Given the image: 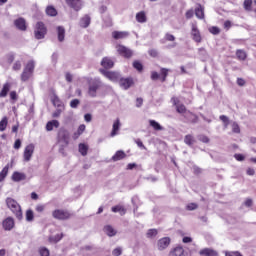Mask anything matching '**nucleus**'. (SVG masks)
Segmentation results:
<instances>
[{
    "label": "nucleus",
    "instance_id": "43",
    "mask_svg": "<svg viewBox=\"0 0 256 256\" xmlns=\"http://www.w3.org/2000/svg\"><path fill=\"white\" fill-rule=\"evenodd\" d=\"M8 124L9 120L7 119V116H4L0 121V131H5V129H7Z\"/></svg>",
    "mask_w": 256,
    "mask_h": 256
},
{
    "label": "nucleus",
    "instance_id": "32",
    "mask_svg": "<svg viewBox=\"0 0 256 256\" xmlns=\"http://www.w3.org/2000/svg\"><path fill=\"white\" fill-rule=\"evenodd\" d=\"M136 21L138 23H147V14H145V11H141L136 14Z\"/></svg>",
    "mask_w": 256,
    "mask_h": 256
},
{
    "label": "nucleus",
    "instance_id": "55",
    "mask_svg": "<svg viewBox=\"0 0 256 256\" xmlns=\"http://www.w3.org/2000/svg\"><path fill=\"white\" fill-rule=\"evenodd\" d=\"M9 95H10L11 101H17V99H19V96L17 95V92H16V91H11V92L9 93Z\"/></svg>",
    "mask_w": 256,
    "mask_h": 256
},
{
    "label": "nucleus",
    "instance_id": "34",
    "mask_svg": "<svg viewBox=\"0 0 256 256\" xmlns=\"http://www.w3.org/2000/svg\"><path fill=\"white\" fill-rule=\"evenodd\" d=\"M149 125L154 131H163V126L155 120H149Z\"/></svg>",
    "mask_w": 256,
    "mask_h": 256
},
{
    "label": "nucleus",
    "instance_id": "3",
    "mask_svg": "<svg viewBox=\"0 0 256 256\" xmlns=\"http://www.w3.org/2000/svg\"><path fill=\"white\" fill-rule=\"evenodd\" d=\"M52 217L58 221H68V219L73 217V213H70L69 210L65 209H55L52 212Z\"/></svg>",
    "mask_w": 256,
    "mask_h": 256
},
{
    "label": "nucleus",
    "instance_id": "15",
    "mask_svg": "<svg viewBox=\"0 0 256 256\" xmlns=\"http://www.w3.org/2000/svg\"><path fill=\"white\" fill-rule=\"evenodd\" d=\"M184 119H186V121H188V123H192V124L199 122V116H197L196 114H194L191 111H187L184 114Z\"/></svg>",
    "mask_w": 256,
    "mask_h": 256
},
{
    "label": "nucleus",
    "instance_id": "25",
    "mask_svg": "<svg viewBox=\"0 0 256 256\" xmlns=\"http://www.w3.org/2000/svg\"><path fill=\"white\" fill-rule=\"evenodd\" d=\"M89 25H91V17L86 14L80 19V27H82L83 29H87Z\"/></svg>",
    "mask_w": 256,
    "mask_h": 256
},
{
    "label": "nucleus",
    "instance_id": "29",
    "mask_svg": "<svg viewBox=\"0 0 256 256\" xmlns=\"http://www.w3.org/2000/svg\"><path fill=\"white\" fill-rule=\"evenodd\" d=\"M185 253V250L182 246H177L174 249L170 251L171 256H183Z\"/></svg>",
    "mask_w": 256,
    "mask_h": 256
},
{
    "label": "nucleus",
    "instance_id": "51",
    "mask_svg": "<svg viewBox=\"0 0 256 256\" xmlns=\"http://www.w3.org/2000/svg\"><path fill=\"white\" fill-rule=\"evenodd\" d=\"M79 103H81L79 101V99H73L71 102H70V107L72 109H77V107H79Z\"/></svg>",
    "mask_w": 256,
    "mask_h": 256
},
{
    "label": "nucleus",
    "instance_id": "4",
    "mask_svg": "<svg viewBox=\"0 0 256 256\" xmlns=\"http://www.w3.org/2000/svg\"><path fill=\"white\" fill-rule=\"evenodd\" d=\"M45 35H47V26H45V23L41 21L37 22L34 27L35 39H38V40L45 39Z\"/></svg>",
    "mask_w": 256,
    "mask_h": 256
},
{
    "label": "nucleus",
    "instance_id": "57",
    "mask_svg": "<svg viewBox=\"0 0 256 256\" xmlns=\"http://www.w3.org/2000/svg\"><path fill=\"white\" fill-rule=\"evenodd\" d=\"M13 70H14V71H21V61H16V62L13 64Z\"/></svg>",
    "mask_w": 256,
    "mask_h": 256
},
{
    "label": "nucleus",
    "instance_id": "18",
    "mask_svg": "<svg viewBox=\"0 0 256 256\" xmlns=\"http://www.w3.org/2000/svg\"><path fill=\"white\" fill-rule=\"evenodd\" d=\"M194 13L197 19H201V20L205 19V7H203V5L198 3L197 7L194 10Z\"/></svg>",
    "mask_w": 256,
    "mask_h": 256
},
{
    "label": "nucleus",
    "instance_id": "21",
    "mask_svg": "<svg viewBox=\"0 0 256 256\" xmlns=\"http://www.w3.org/2000/svg\"><path fill=\"white\" fill-rule=\"evenodd\" d=\"M9 91H11V83L6 82L3 84L2 89L0 91V99H3L9 95Z\"/></svg>",
    "mask_w": 256,
    "mask_h": 256
},
{
    "label": "nucleus",
    "instance_id": "58",
    "mask_svg": "<svg viewBox=\"0 0 256 256\" xmlns=\"http://www.w3.org/2000/svg\"><path fill=\"white\" fill-rule=\"evenodd\" d=\"M123 253V250L121 248H115L113 251H112V254L114 256H121V254Z\"/></svg>",
    "mask_w": 256,
    "mask_h": 256
},
{
    "label": "nucleus",
    "instance_id": "52",
    "mask_svg": "<svg viewBox=\"0 0 256 256\" xmlns=\"http://www.w3.org/2000/svg\"><path fill=\"white\" fill-rule=\"evenodd\" d=\"M197 207H199L197 205V203H189L187 206H186V209L187 211H195V209H197Z\"/></svg>",
    "mask_w": 256,
    "mask_h": 256
},
{
    "label": "nucleus",
    "instance_id": "46",
    "mask_svg": "<svg viewBox=\"0 0 256 256\" xmlns=\"http://www.w3.org/2000/svg\"><path fill=\"white\" fill-rule=\"evenodd\" d=\"M176 111H177V113L185 114V113H187V107H185L184 104H179L176 106Z\"/></svg>",
    "mask_w": 256,
    "mask_h": 256
},
{
    "label": "nucleus",
    "instance_id": "26",
    "mask_svg": "<svg viewBox=\"0 0 256 256\" xmlns=\"http://www.w3.org/2000/svg\"><path fill=\"white\" fill-rule=\"evenodd\" d=\"M57 31V37H58V41L60 43H63V41H65V27L63 26H58L56 28Z\"/></svg>",
    "mask_w": 256,
    "mask_h": 256
},
{
    "label": "nucleus",
    "instance_id": "37",
    "mask_svg": "<svg viewBox=\"0 0 256 256\" xmlns=\"http://www.w3.org/2000/svg\"><path fill=\"white\" fill-rule=\"evenodd\" d=\"M168 75H169V69H167V68L160 69V76H161L162 83H165V81H167Z\"/></svg>",
    "mask_w": 256,
    "mask_h": 256
},
{
    "label": "nucleus",
    "instance_id": "45",
    "mask_svg": "<svg viewBox=\"0 0 256 256\" xmlns=\"http://www.w3.org/2000/svg\"><path fill=\"white\" fill-rule=\"evenodd\" d=\"M219 119L220 121H222L224 129H227V127H229V117H227L226 115H220Z\"/></svg>",
    "mask_w": 256,
    "mask_h": 256
},
{
    "label": "nucleus",
    "instance_id": "17",
    "mask_svg": "<svg viewBox=\"0 0 256 256\" xmlns=\"http://www.w3.org/2000/svg\"><path fill=\"white\" fill-rule=\"evenodd\" d=\"M101 66L104 69H113V67L115 66V62L109 57H104L101 61Z\"/></svg>",
    "mask_w": 256,
    "mask_h": 256
},
{
    "label": "nucleus",
    "instance_id": "40",
    "mask_svg": "<svg viewBox=\"0 0 256 256\" xmlns=\"http://www.w3.org/2000/svg\"><path fill=\"white\" fill-rule=\"evenodd\" d=\"M184 143L191 147L195 143V138L191 134H188L184 137Z\"/></svg>",
    "mask_w": 256,
    "mask_h": 256
},
{
    "label": "nucleus",
    "instance_id": "31",
    "mask_svg": "<svg viewBox=\"0 0 256 256\" xmlns=\"http://www.w3.org/2000/svg\"><path fill=\"white\" fill-rule=\"evenodd\" d=\"M111 211L113 213H119L121 216L125 215L127 213V209H125L124 206L116 205L111 208Z\"/></svg>",
    "mask_w": 256,
    "mask_h": 256
},
{
    "label": "nucleus",
    "instance_id": "63",
    "mask_svg": "<svg viewBox=\"0 0 256 256\" xmlns=\"http://www.w3.org/2000/svg\"><path fill=\"white\" fill-rule=\"evenodd\" d=\"M245 207H253V199L247 198L244 202Z\"/></svg>",
    "mask_w": 256,
    "mask_h": 256
},
{
    "label": "nucleus",
    "instance_id": "36",
    "mask_svg": "<svg viewBox=\"0 0 256 256\" xmlns=\"http://www.w3.org/2000/svg\"><path fill=\"white\" fill-rule=\"evenodd\" d=\"M236 57L239 61H245V59H247V52H245V50H237L236 51Z\"/></svg>",
    "mask_w": 256,
    "mask_h": 256
},
{
    "label": "nucleus",
    "instance_id": "28",
    "mask_svg": "<svg viewBox=\"0 0 256 256\" xmlns=\"http://www.w3.org/2000/svg\"><path fill=\"white\" fill-rule=\"evenodd\" d=\"M104 233H106L108 237H115V235H117V230L114 229L111 225H106L104 227Z\"/></svg>",
    "mask_w": 256,
    "mask_h": 256
},
{
    "label": "nucleus",
    "instance_id": "19",
    "mask_svg": "<svg viewBox=\"0 0 256 256\" xmlns=\"http://www.w3.org/2000/svg\"><path fill=\"white\" fill-rule=\"evenodd\" d=\"M129 35H130L129 32H127V31H113L112 32V37L116 41L119 39H127V37H129Z\"/></svg>",
    "mask_w": 256,
    "mask_h": 256
},
{
    "label": "nucleus",
    "instance_id": "8",
    "mask_svg": "<svg viewBox=\"0 0 256 256\" xmlns=\"http://www.w3.org/2000/svg\"><path fill=\"white\" fill-rule=\"evenodd\" d=\"M68 7L74 9V11H81L83 9V1L82 0H65Z\"/></svg>",
    "mask_w": 256,
    "mask_h": 256
},
{
    "label": "nucleus",
    "instance_id": "16",
    "mask_svg": "<svg viewBox=\"0 0 256 256\" xmlns=\"http://www.w3.org/2000/svg\"><path fill=\"white\" fill-rule=\"evenodd\" d=\"M168 245H171V238L164 237L158 240V249L159 251H163V249H167Z\"/></svg>",
    "mask_w": 256,
    "mask_h": 256
},
{
    "label": "nucleus",
    "instance_id": "41",
    "mask_svg": "<svg viewBox=\"0 0 256 256\" xmlns=\"http://www.w3.org/2000/svg\"><path fill=\"white\" fill-rule=\"evenodd\" d=\"M243 7L245 11H253V0H244Z\"/></svg>",
    "mask_w": 256,
    "mask_h": 256
},
{
    "label": "nucleus",
    "instance_id": "23",
    "mask_svg": "<svg viewBox=\"0 0 256 256\" xmlns=\"http://www.w3.org/2000/svg\"><path fill=\"white\" fill-rule=\"evenodd\" d=\"M45 13L46 15H48V17H57V15H59V12H57V8L53 5L47 6L45 9Z\"/></svg>",
    "mask_w": 256,
    "mask_h": 256
},
{
    "label": "nucleus",
    "instance_id": "48",
    "mask_svg": "<svg viewBox=\"0 0 256 256\" xmlns=\"http://www.w3.org/2000/svg\"><path fill=\"white\" fill-rule=\"evenodd\" d=\"M232 133H236L237 135L241 133V127H239V124L237 122L232 123Z\"/></svg>",
    "mask_w": 256,
    "mask_h": 256
},
{
    "label": "nucleus",
    "instance_id": "35",
    "mask_svg": "<svg viewBox=\"0 0 256 256\" xmlns=\"http://www.w3.org/2000/svg\"><path fill=\"white\" fill-rule=\"evenodd\" d=\"M9 175V164H7L0 172V183L5 181V178Z\"/></svg>",
    "mask_w": 256,
    "mask_h": 256
},
{
    "label": "nucleus",
    "instance_id": "50",
    "mask_svg": "<svg viewBox=\"0 0 256 256\" xmlns=\"http://www.w3.org/2000/svg\"><path fill=\"white\" fill-rule=\"evenodd\" d=\"M194 15H195V11L193 9H189L185 13L186 19H193Z\"/></svg>",
    "mask_w": 256,
    "mask_h": 256
},
{
    "label": "nucleus",
    "instance_id": "1",
    "mask_svg": "<svg viewBox=\"0 0 256 256\" xmlns=\"http://www.w3.org/2000/svg\"><path fill=\"white\" fill-rule=\"evenodd\" d=\"M6 207L13 213V215L18 219V221L23 220V209L17 200L7 197L5 200Z\"/></svg>",
    "mask_w": 256,
    "mask_h": 256
},
{
    "label": "nucleus",
    "instance_id": "62",
    "mask_svg": "<svg viewBox=\"0 0 256 256\" xmlns=\"http://www.w3.org/2000/svg\"><path fill=\"white\" fill-rule=\"evenodd\" d=\"M234 159L236 161H245V156L243 154H234Z\"/></svg>",
    "mask_w": 256,
    "mask_h": 256
},
{
    "label": "nucleus",
    "instance_id": "12",
    "mask_svg": "<svg viewBox=\"0 0 256 256\" xmlns=\"http://www.w3.org/2000/svg\"><path fill=\"white\" fill-rule=\"evenodd\" d=\"M101 88V82H92L88 88L90 97H97V90Z\"/></svg>",
    "mask_w": 256,
    "mask_h": 256
},
{
    "label": "nucleus",
    "instance_id": "42",
    "mask_svg": "<svg viewBox=\"0 0 256 256\" xmlns=\"http://www.w3.org/2000/svg\"><path fill=\"white\" fill-rule=\"evenodd\" d=\"M35 219V214L33 213V210L28 209L26 210V221H28V223H31L32 221H34Z\"/></svg>",
    "mask_w": 256,
    "mask_h": 256
},
{
    "label": "nucleus",
    "instance_id": "38",
    "mask_svg": "<svg viewBox=\"0 0 256 256\" xmlns=\"http://www.w3.org/2000/svg\"><path fill=\"white\" fill-rule=\"evenodd\" d=\"M89 151V147L84 144V143H80L79 144V153L85 157V155H87V152Z\"/></svg>",
    "mask_w": 256,
    "mask_h": 256
},
{
    "label": "nucleus",
    "instance_id": "47",
    "mask_svg": "<svg viewBox=\"0 0 256 256\" xmlns=\"http://www.w3.org/2000/svg\"><path fill=\"white\" fill-rule=\"evenodd\" d=\"M133 67H134V69H136V71H139V73H141V71H143V64L137 60H135L133 62Z\"/></svg>",
    "mask_w": 256,
    "mask_h": 256
},
{
    "label": "nucleus",
    "instance_id": "56",
    "mask_svg": "<svg viewBox=\"0 0 256 256\" xmlns=\"http://www.w3.org/2000/svg\"><path fill=\"white\" fill-rule=\"evenodd\" d=\"M35 211H36L37 213H43V211H45V205H43V204H38V205L36 206V208H35Z\"/></svg>",
    "mask_w": 256,
    "mask_h": 256
},
{
    "label": "nucleus",
    "instance_id": "10",
    "mask_svg": "<svg viewBox=\"0 0 256 256\" xmlns=\"http://www.w3.org/2000/svg\"><path fill=\"white\" fill-rule=\"evenodd\" d=\"M191 35L195 43H201V41H203V38L201 37V32L199 31V28H197V25L195 24H192Z\"/></svg>",
    "mask_w": 256,
    "mask_h": 256
},
{
    "label": "nucleus",
    "instance_id": "60",
    "mask_svg": "<svg viewBox=\"0 0 256 256\" xmlns=\"http://www.w3.org/2000/svg\"><path fill=\"white\" fill-rule=\"evenodd\" d=\"M199 141H201L202 143H209V137L205 136V135H200L198 136Z\"/></svg>",
    "mask_w": 256,
    "mask_h": 256
},
{
    "label": "nucleus",
    "instance_id": "13",
    "mask_svg": "<svg viewBox=\"0 0 256 256\" xmlns=\"http://www.w3.org/2000/svg\"><path fill=\"white\" fill-rule=\"evenodd\" d=\"M135 82L133 81V78H121L119 80V85L122 87V89H129L130 87H133Z\"/></svg>",
    "mask_w": 256,
    "mask_h": 256
},
{
    "label": "nucleus",
    "instance_id": "9",
    "mask_svg": "<svg viewBox=\"0 0 256 256\" xmlns=\"http://www.w3.org/2000/svg\"><path fill=\"white\" fill-rule=\"evenodd\" d=\"M99 71L101 75H104V77H106V79H109L110 81H117V79H119V74L117 72L107 71L103 68H101Z\"/></svg>",
    "mask_w": 256,
    "mask_h": 256
},
{
    "label": "nucleus",
    "instance_id": "7",
    "mask_svg": "<svg viewBox=\"0 0 256 256\" xmlns=\"http://www.w3.org/2000/svg\"><path fill=\"white\" fill-rule=\"evenodd\" d=\"M2 227L4 231H13V229H15V219L11 216H8L2 221Z\"/></svg>",
    "mask_w": 256,
    "mask_h": 256
},
{
    "label": "nucleus",
    "instance_id": "6",
    "mask_svg": "<svg viewBox=\"0 0 256 256\" xmlns=\"http://www.w3.org/2000/svg\"><path fill=\"white\" fill-rule=\"evenodd\" d=\"M33 153H35V145L33 144L27 145L23 153V159L26 163L31 161V158L33 157Z\"/></svg>",
    "mask_w": 256,
    "mask_h": 256
},
{
    "label": "nucleus",
    "instance_id": "24",
    "mask_svg": "<svg viewBox=\"0 0 256 256\" xmlns=\"http://www.w3.org/2000/svg\"><path fill=\"white\" fill-rule=\"evenodd\" d=\"M25 179H27V175H25V173L14 172L12 174V181H15L16 183H19V181H25Z\"/></svg>",
    "mask_w": 256,
    "mask_h": 256
},
{
    "label": "nucleus",
    "instance_id": "59",
    "mask_svg": "<svg viewBox=\"0 0 256 256\" xmlns=\"http://www.w3.org/2000/svg\"><path fill=\"white\" fill-rule=\"evenodd\" d=\"M85 129H86V126L85 124H81L78 129H77V133H79L80 135H83V133H85Z\"/></svg>",
    "mask_w": 256,
    "mask_h": 256
},
{
    "label": "nucleus",
    "instance_id": "5",
    "mask_svg": "<svg viewBox=\"0 0 256 256\" xmlns=\"http://www.w3.org/2000/svg\"><path fill=\"white\" fill-rule=\"evenodd\" d=\"M116 49L117 53L120 54L121 57H124V59H131V57H133V50L124 45L118 44Z\"/></svg>",
    "mask_w": 256,
    "mask_h": 256
},
{
    "label": "nucleus",
    "instance_id": "27",
    "mask_svg": "<svg viewBox=\"0 0 256 256\" xmlns=\"http://www.w3.org/2000/svg\"><path fill=\"white\" fill-rule=\"evenodd\" d=\"M199 253H200V255H204V256H219L217 251H215L211 248H204V249L200 250Z\"/></svg>",
    "mask_w": 256,
    "mask_h": 256
},
{
    "label": "nucleus",
    "instance_id": "53",
    "mask_svg": "<svg viewBox=\"0 0 256 256\" xmlns=\"http://www.w3.org/2000/svg\"><path fill=\"white\" fill-rule=\"evenodd\" d=\"M148 54L150 55V57H159V52L157 51V49H150L148 50Z\"/></svg>",
    "mask_w": 256,
    "mask_h": 256
},
{
    "label": "nucleus",
    "instance_id": "39",
    "mask_svg": "<svg viewBox=\"0 0 256 256\" xmlns=\"http://www.w3.org/2000/svg\"><path fill=\"white\" fill-rule=\"evenodd\" d=\"M63 239V233L61 234H56L55 236H50L49 237V242L50 243H59Z\"/></svg>",
    "mask_w": 256,
    "mask_h": 256
},
{
    "label": "nucleus",
    "instance_id": "30",
    "mask_svg": "<svg viewBox=\"0 0 256 256\" xmlns=\"http://www.w3.org/2000/svg\"><path fill=\"white\" fill-rule=\"evenodd\" d=\"M127 157V154L123 150H118L113 156L112 161H121L122 159H125Z\"/></svg>",
    "mask_w": 256,
    "mask_h": 256
},
{
    "label": "nucleus",
    "instance_id": "20",
    "mask_svg": "<svg viewBox=\"0 0 256 256\" xmlns=\"http://www.w3.org/2000/svg\"><path fill=\"white\" fill-rule=\"evenodd\" d=\"M119 129H121V120H119V118H117L112 126V131L110 133V137H115V135L119 134Z\"/></svg>",
    "mask_w": 256,
    "mask_h": 256
},
{
    "label": "nucleus",
    "instance_id": "49",
    "mask_svg": "<svg viewBox=\"0 0 256 256\" xmlns=\"http://www.w3.org/2000/svg\"><path fill=\"white\" fill-rule=\"evenodd\" d=\"M209 32L212 35H219L221 33V29H219V27H217V26H212L209 28Z\"/></svg>",
    "mask_w": 256,
    "mask_h": 256
},
{
    "label": "nucleus",
    "instance_id": "11",
    "mask_svg": "<svg viewBox=\"0 0 256 256\" xmlns=\"http://www.w3.org/2000/svg\"><path fill=\"white\" fill-rule=\"evenodd\" d=\"M14 25L19 31H27V20L23 17L14 20Z\"/></svg>",
    "mask_w": 256,
    "mask_h": 256
},
{
    "label": "nucleus",
    "instance_id": "14",
    "mask_svg": "<svg viewBox=\"0 0 256 256\" xmlns=\"http://www.w3.org/2000/svg\"><path fill=\"white\" fill-rule=\"evenodd\" d=\"M58 137L60 141H63V143H65V145H69V139H70L69 131L65 129H60L58 132Z\"/></svg>",
    "mask_w": 256,
    "mask_h": 256
},
{
    "label": "nucleus",
    "instance_id": "64",
    "mask_svg": "<svg viewBox=\"0 0 256 256\" xmlns=\"http://www.w3.org/2000/svg\"><path fill=\"white\" fill-rule=\"evenodd\" d=\"M165 40L166 41H175V36L170 34V33H166L165 34Z\"/></svg>",
    "mask_w": 256,
    "mask_h": 256
},
{
    "label": "nucleus",
    "instance_id": "61",
    "mask_svg": "<svg viewBox=\"0 0 256 256\" xmlns=\"http://www.w3.org/2000/svg\"><path fill=\"white\" fill-rule=\"evenodd\" d=\"M193 173H194V175H201V173H203V170L201 168H199L198 166H194Z\"/></svg>",
    "mask_w": 256,
    "mask_h": 256
},
{
    "label": "nucleus",
    "instance_id": "2",
    "mask_svg": "<svg viewBox=\"0 0 256 256\" xmlns=\"http://www.w3.org/2000/svg\"><path fill=\"white\" fill-rule=\"evenodd\" d=\"M33 73H35V61L30 60L24 66L23 72L20 76L21 81H23V83L29 81V79L33 77Z\"/></svg>",
    "mask_w": 256,
    "mask_h": 256
},
{
    "label": "nucleus",
    "instance_id": "54",
    "mask_svg": "<svg viewBox=\"0 0 256 256\" xmlns=\"http://www.w3.org/2000/svg\"><path fill=\"white\" fill-rule=\"evenodd\" d=\"M39 253L41 256H49L50 255L49 249H47L45 247L40 248Z\"/></svg>",
    "mask_w": 256,
    "mask_h": 256
},
{
    "label": "nucleus",
    "instance_id": "44",
    "mask_svg": "<svg viewBox=\"0 0 256 256\" xmlns=\"http://www.w3.org/2000/svg\"><path fill=\"white\" fill-rule=\"evenodd\" d=\"M159 232L157 231V229H149L148 231H147V233H146V237L148 238V239H151V238H153V237H157V234H158Z\"/></svg>",
    "mask_w": 256,
    "mask_h": 256
},
{
    "label": "nucleus",
    "instance_id": "22",
    "mask_svg": "<svg viewBox=\"0 0 256 256\" xmlns=\"http://www.w3.org/2000/svg\"><path fill=\"white\" fill-rule=\"evenodd\" d=\"M52 105L54 107H57L58 109H65V104H63V101L59 99V96L55 95L51 99Z\"/></svg>",
    "mask_w": 256,
    "mask_h": 256
},
{
    "label": "nucleus",
    "instance_id": "33",
    "mask_svg": "<svg viewBox=\"0 0 256 256\" xmlns=\"http://www.w3.org/2000/svg\"><path fill=\"white\" fill-rule=\"evenodd\" d=\"M53 127L58 129V127H59V121L58 120H52V121L47 122V124H46V130L47 131H53Z\"/></svg>",
    "mask_w": 256,
    "mask_h": 256
}]
</instances>
